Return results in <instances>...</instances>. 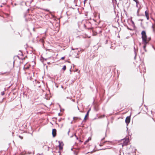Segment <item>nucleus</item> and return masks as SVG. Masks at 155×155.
I'll return each instance as SVG.
<instances>
[{"instance_id":"412c9836","label":"nucleus","mask_w":155,"mask_h":155,"mask_svg":"<svg viewBox=\"0 0 155 155\" xmlns=\"http://www.w3.org/2000/svg\"><path fill=\"white\" fill-rule=\"evenodd\" d=\"M67 98H69V99H71V97H67Z\"/></svg>"},{"instance_id":"b1692460","label":"nucleus","mask_w":155,"mask_h":155,"mask_svg":"<svg viewBox=\"0 0 155 155\" xmlns=\"http://www.w3.org/2000/svg\"><path fill=\"white\" fill-rule=\"evenodd\" d=\"M90 110H91V109H90L88 110V111H87V112H88V113H89V112L90 111Z\"/></svg>"},{"instance_id":"2eb2a0df","label":"nucleus","mask_w":155,"mask_h":155,"mask_svg":"<svg viewBox=\"0 0 155 155\" xmlns=\"http://www.w3.org/2000/svg\"><path fill=\"white\" fill-rule=\"evenodd\" d=\"M25 68L26 69H28L29 68V67H25Z\"/></svg>"},{"instance_id":"423d86ee","label":"nucleus","mask_w":155,"mask_h":155,"mask_svg":"<svg viewBox=\"0 0 155 155\" xmlns=\"http://www.w3.org/2000/svg\"><path fill=\"white\" fill-rule=\"evenodd\" d=\"M59 144L58 146L59 150H62L63 149V147L61 145V143H60V142H59Z\"/></svg>"},{"instance_id":"a211bd4d","label":"nucleus","mask_w":155,"mask_h":155,"mask_svg":"<svg viewBox=\"0 0 155 155\" xmlns=\"http://www.w3.org/2000/svg\"><path fill=\"white\" fill-rule=\"evenodd\" d=\"M75 135L76 138V139L78 140V137H77V136H76V135L75 134Z\"/></svg>"},{"instance_id":"9b49d317","label":"nucleus","mask_w":155,"mask_h":155,"mask_svg":"<svg viewBox=\"0 0 155 155\" xmlns=\"http://www.w3.org/2000/svg\"><path fill=\"white\" fill-rule=\"evenodd\" d=\"M134 53L135 54V56L134 57V59H135L136 54V49L134 47Z\"/></svg>"},{"instance_id":"7c9ffc66","label":"nucleus","mask_w":155,"mask_h":155,"mask_svg":"<svg viewBox=\"0 0 155 155\" xmlns=\"http://www.w3.org/2000/svg\"><path fill=\"white\" fill-rule=\"evenodd\" d=\"M71 150H73V149H72V148H71Z\"/></svg>"},{"instance_id":"72a5a7b5","label":"nucleus","mask_w":155,"mask_h":155,"mask_svg":"<svg viewBox=\"0 0 155 155\" xmlns=\"http://www.w3.org/2000/svg\"><path fill=\"white\" fill-rule=\"evenodd\" d=\"M144 70H145V68H144Z\"/></svg>"},{"instance_id":"ddd939ff","label":"nucleus","mask_w":155,"mask_h":155,"mask_svg":"<svg viewBox=\"0 0 155 155\" xmlns=\"http://www.w3.org/2000/svg\"><path fill=\"white\" fill-rule=\"evenodd\" d=\"M153 28H154L153 29V31H155V26H153Z\"/></svg>"},{"instance_id":"4be33fe9","label":"nucleus","mask_w":155,"mask_h":155,"mask_svg":"<svg viewBox=\"0 0 155 155\" xmlns=\"http://www.w3.org/2000/svg\"><path fill=\"white\" fill-rule=\"evenodd\" d=\"M45 11H48H48H49V10H48V9H45Z\"/></svg>"},{"instance_id":"bb28decb","label":"nucleus","mask_w":155,"mask_h":155,"mask_svg":"<svg viewBox=\"0 0 155 155\" xmlns=\"http://www.w3.org/2000/svg\"><path fill=\"white\" fill-rule=\"evenodd\" d=\"M69 132H70V130H69V131H68V134H69Z\"/></svg>"},{"instance_id":"f704fd0d","label":"nucleus","mask_w":155,"mask_h":155,"mask_svg":"<svg viewBox=\"0 0 155 155\" xmlns=\"http://www.w3.org/2000/svg\"><path fill=\"white\" fill-rule=\"evenodd\" d=\"M102 150H105V149H102Z\"/></svg>"},{"instance_id":"f257e3e1","label":"nucleus","mask_w":155,"mask_h":155,"mask_svg":"<svg viewBox=\"0 0 155 155\" xmlns=\"http://www.w3.org/2000/svg\"><path fill=\"white\" fill-rule=\"evenodd\" d=\"M142 38L144 44L143 48L145 50V31H143L141 32Z\"/></svg>"},{"instance_id":"39448f33","label":"nucleus","mask_w":155,"mask_h":155,"mask_svg":"<svg viewBox=\"0 0 155 155\" xmlns=\"http://www.w3.org/2000/svg\"><path fill=\"white\" fill-rule=\"evenodd\" d=\"M108 142L109 143H112V142L110 141H105L104 142H103L102 143H101L100 144V146H103L105 143Z\"/></svg>"},{"instance_id":"aec40b11","label":"nucleus","mask_w":155,"mask_h":155,"mask_svg":"<svg viewBox=\"0 0 155 155\" xmlns=\"http://www.w3.org/2000/svg\"><path fill=\"white\" fill-rule=\"evenodd\" d=\"M74 49H78V48H76V49H74L73 48H72V50H74Z\"/></svg>"},{"instance_id":"4468645a","label":"nucleus","mask_w":155,"mask_h":155,"mask_svg":"<svg viewBox=\"0 0 155 155\" xmlns=\"http://www.w3.org/2000/svg\"><path fill=\"white\" fill-rule=\"evenodd\" d=\"M64 58H65V57H63L61 58V59L62 60H63V59H64Z\"/></svg>"},{"instance_id":"9d476101","label":"nucleus","mask_w":155,"mask_h":155,"mask_svg":"<svg viewBox=\"0 0 155 155\" xmlns=\"http://www.w3.org/2000/svg\"><path fill=\"white\" fill-rule=\"evenodd\" d=\"M66 69V66L65 65H64V66L63 67V68H62V69L64 70V71H65Z\"/></svg>"},{"instance_id":"20e7f679","label":"nucleus","mask_w":155,"mask_h":155,"mask_svg":"<svg viewBox=\"0 0 155 155\" xmlns=\"http://www.w3.org/2000/svg\"><path fill=\"white\" fill-rule=\"evenodd\" d=\"M52 134L53 137H54L56 134V130L55 129L52 130Z\"/></svg>"},{"instance_id":"c9c22d12","label":"nucleus","mask_w":155,"mask_h":155,"mask_svg":"<svg viewBox=\"0 0 155 155\" xmlns=\"http://www.w3.org/2000/svg\"><path fill=\"white\" fill-rule=\"evenodd\" d=\"M112 0L113 1V0Z\"/></svg>"},{"instance_id":"2f4dec72","label":"nucleus","mask_w":155,"mask_h":155,"mask_svg":"<svg viewBox=\"0 0 155 155\" xmlns=\"http://www.w3.org/2000/svg\"><path fill=\"white\" fill-rule=\"evenodd\" d=\"M5 73H3L2 74H4Z\"/></svg>"},{"instance_id":"1a4fd4ad","label":"nucleus","mask_w":155,"mask_h":155,"mask_svg":"<svg viewBox=\"0 0 155 155\" xmlns=\"http://www.w3.org/2000/svg\"><path fill=\"white\" fill-rule=\"evenodd\" d=\"M146 17L147 18V19L148 20L149 18V17L148 16V14L146 12Z\"/></svg>"},{"instance_id":"c756f323","label":"nucleus","mask_w":155,"mask_h":155,"mask_svg":"<svg viewBox=\"0 0 155 155\" xmlns=\"http://www.w3.org/2000/svg\"><path fill=\"white\" fill-rule=\"evenodd\" d=\"M79 141L81 142H82L81 140H79Z\"/></svg>"},{"instance_id":"a878e982","label":"nucleus","mask_w":155,"mask_h":155,"mask_svg":"<svg viewBox=\"0 0 155 155\" xmlns=\"http://www.w3.org/2000/svg\"><path fill=\"white\" fill-rule=\"evenodd\" d=\"M21 55L23 56V54L21 52Z\"/></svg>"},{"instance_id":"473e14b6","label":"nucleus","mask_w":155,"mask_h":155,"mask_svg":"<svg viewBox=\"0 0 155 155\" xmlns=\"http://www.w3.org/2000/svg\"><path fill=\"white\" fill-rule=\"evenodd\" d=\"M86 0H85L84 1V2L85 1H86Z\"/></svg>"},{"instance_id":"f3484780","label":"nucleus","mask_w":155,"mask_h":155,"mask_svg":"<svg viewBox=\"0 0 155 155\" xmlns=\"http://www.w3.org/2000/svg\"><path fill=\"white\" fill-rule=\"evenodd\" d=\"M19 137L21 139H23V137H21V136H19Z\"/></svg>"},{"instance_id":"393cba45","label":"nucleus","mask_w":155,"mask_h":155,"mask_svg":"<svg viewBox=\"0 0 155 155\" xmlns=\"http://www.w3.org/2000/svg\"><path fill=\"white\" fill-rule=\"evenodd\" d=\"M150 38H148V41H149L150 40Z\"/></svg>"},{"instance_id":"6e6552de","label":"nucleus","mask_w":155,"mask_h":155,"mask_svg":"<svg viewBox=\"0 0 155 155\" xmlns=\"http://www.w3.org/2000/svg\"><path fill=\"white\" fill-rule=\"evenodd\" d=\"M88 114H89L88 112H87L86 115L85 116V117L84 118V120L85 119L86 117L88 115Z\"/></svg>"},{"instance_id":"7ed1b4c3","label":"nucleus","mask_w":155,"mask_h":155,"mask_svg":"<svg viewBox=\"0 0 155 155\" xmlns=\"http://www.w3.org/2000/svg\"><path fill=\"white\" fill-rule=\"evenodd\" d=\"M123 143H122V146H126L127 145L128 142L129 140L128 139H126L125 140L124 139L123 140Z\"/></svg>"},{"instance_id":"dca6fc26","label":"nucleus","mask_w":155,"mask_h":155,"mask_svg":"<svg viewBox=\"0 0 155 155\" xmlns=\"http://www.w3.org/2000/svg\"><path fill=\"white\" fill-rule=\"evenodd\" d=\"M89 139H88L87 140H86L85 141L86 142H87V143L89 141Z\"/></svg>"},{"instance_id":"6ab92c4d","label":"nucleus","mask_w":155,"mask_h":155,"mask_svg":"<svg viewBox=\"0 0 155 155\" xmlns=\"http://www.w3.org/2000/svg\"><path fill=\"white\" fill-rule=\"evenodd\" d=\"M105 138L104 137L103 138H102L101 140V141H102L103 140H104V139Z\"/></svg>"},{"instance_id":"5701e85b","label":"nucleus","mask_w":155,"mask_h":155,"mask_svg":"<svg viewBox=\"0 0 155 155\" xmlns=\"http://www.w3.org/2000/svg\"><path fill=\"white\" fill-rule=\"evenodd\" d=\"M147 36H146V43H147Z\"/></svg>"},{"instance_id":"f8f14e48","label":"nucleus","mask_w":155,"mask_h":155,"mask_svg":"<svg viewBox=\"0 0 155 155\" xmlns=\"http://www.w3.org/2000/svg\"><path fill=\"white\" fill-rule=\"evenodd\" d=\"M5 94L4 91H2L1 92V95H3Z\"/></svg>"},{"instance_id":"c85d7f7f","label":"nucleus","mask_w":155,"mask_h":155,"mask_svg":"<svg viewBox=\"0 0 155 155\" xmlns=\"http://www.w3.org/2000/svg\"><path fill=\"white\" fill-rule=\"evenodd\" d=\"M72 101H74V99H73V100H72Z\"/></svg>"},{"instance_id":"0eeeda50","label":"nucleus","mask_w":155,"mask_h":155,"mask_svg":"<svg viewBox=\"0 0 155 155\" xmlns=\"http://www.w3.org/2000/svg\"><path fill=\"white\" fill-rule=\"evenodd\" d=\"M73 120H77L78 119H79L80 120L81 119V118L80 117H74L73 118Z\"/></svg>"},{"instance_id":"f03ea898","label":"nucleus","mask_w":155,"mask_h":155,"mask_svg":"<svg viewBox=\"0 0 155 155\" xmlns=\"http://www.w3.org/2000/svg\"><path fill=\"white\" fill-rule=\"evenodd\" d=\"M130 116L127 117L125 119V122L127 124V125L128 126V124L130 123Z\"/></svg>"},{"instance_id":"cd10ccee","label":"nucleus","mask_w":155,"mask_h":155,"mask_svg":"<svg viewBox=\"0 0 155 155\" xmlns=\"http://www.w3.org/2000/svg\"><path fill=\"white\" fill-rule=\"evenodd\" d=\"M87 143V142H86L85 141V142H84V144H86Z\"/></svg>"}]
</instances>
